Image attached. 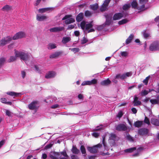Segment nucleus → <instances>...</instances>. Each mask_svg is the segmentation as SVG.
Segmentation results:
<instances>
[{"mask_svg":"<svg viewBox=\"0 0 159 159\" xmlns=\"http://www.w3.org/2000/svg\"><path fill=\"white\" fill-rule=\"evenodd\" d=\"M102 146V144H101L99 143L93 147H87V149L90 152L94 153L97 152L98 151L97 148H100Z\"/></svg>","mask_w":159,"mask_h":159,"instance_id":"0eeeda50","label":"nucleus"},{"mask_svg":"<svg viewBox=\"0 0 159 159\" xmlns=\"http://www.w3.org/2000/svg\"><path fill=\"white\" fill-rule=\"evenodd\" d=\"M115 128L116 130L119 131H125L128 129L126 125L123 124H120L115 126Z\"/></svg>","mask_w":159,"mask_h":159,"instance_id":"9d476101","label":"nucleus"},{"mask_svg":"<svg viewBox=\"0 0 159 159\" xmlns=\"http://www.w3.org/2000/svg\"><path fill=\"white\" fill-rule=\"evenodd\" d=\"M86 22L84 21H82L80 23V26L82 29L84 30L86 27Z\"/></svg>","mask_w":159,"mask_h":159,"instance_id":"58836bf2","label":"nucleus"},{"mask_svg":"<svg viewBox=\"0 0 159 159\" xmlns=\"http://www.w3.org/2000/svg\"><path fill=\"white\" fill-rule=\"evenodd\" d=\"M83 17L84 14L83 13H79L76 17L77 21L78 22L81 21L83 20Z\"/></svg>","mask_w":159,"mask_h":159,"instance_id":"6ab92c4d","label":"nucleus"},{"mask_svg":"<svg viewBox=\"0 0 159 159\" xmlns=\"http://www.w3.org/2000/svg\"><path fill=\"white\" fill-rule=\"evenodd\" d=\"M64 27H58L52 28L50 29V32H57L64 30Z\"/></svg>","mask_w":159,"mask_h":159,"instance_id":"ddd939ff","label":"nucleus"},{"mask_svg":"<svg viewBox=\"0 0 159 159\" xmlns=\"http://www.w3.org/2000/svg\"><path fill=\"white\" fill-rule=\"evenodd\" d=\"M52 8L48 7L39 9L38 11L39 13H43L45 12L52 11Z\"/></svg>","mask_w":159,"mask_h":159,"instance_id":"f3484780","label":"nucleus"},{"mask_svg":"<svg viewBox=\"0 0 159 159\" xmlns=\"http://www.w3.org/2000/svg\"><path fill=\"white\" fill-rule=\"evenodd\" d=\"M71 40V38L69 37H64L62 40L61 42L64 44H66Z\"/></svg>","mask_w":159,"mask_h":159,"instance_id":"412c9836","label":"nucleus"},{"mask_svg":"<svg viewBox=\"0 0 159 159\" xmlns=\"http://www.w3.org/2000/svg\"><path fill=\"white\" fill-rule=\"evenodd\" d=\"M90 81V85L96 84L98 82L97 80L94 79Z\"/></svg>","mask_w":159,"mask_h":159,"instance_id":"603ef678","label":"nucleus"},{"mask_svg":"<svg viewBox=\"0 0 159 159\" xmlns=\"http://www.w3.org/2000/svg\"><path fill=\"white\" fill-rule=\"evenodd\" d=\"M126 138L129 141L131 142L133 141V139L132 137H131L128 133L126 134Z\"/></svg>","mask_w":159,"mask_h":159,"instance_id":"ea45409f","label":"nucleus"},{"mask_svg":"<svg viewBox=\"0 0 159 159\" xmlns=\"http://www.w3.org/2000/svg\"><path fill=\"white\" fill-rule=\"evenodd\" d=\"M123 115V112L121 111H120L118 113L117 116V117L120 118Z\"/></svg>","mask_w":159,"mask_h":159,"instance_id":"6e6d98bb","label":"nucleus"},{"mask_svg":"<svg viewBox=\"0 0 159 159\" xmlns=\"http://www.w3.org/2000/svg\"><path fill=\"white\" fill-rule=\"evenodd\" d=\"M144 122L148 125L150 124V122L149 119L146 116L145 117Z\"/></svg>","mask_w":159,"mask_h":159,"instance_id":"4d7b16f0","label":"nucleus"},{"mask_svg":"<svg viewBox=\"0 0 159 159\" xmlns=\"http://www.w3.org/2000/svg\"><path fill=\"white\" fill-rule=\"evenodd\" d=\"M120 54L121 55L120 56L122 57H126L128 56L129 53L126 51L121 52Z\"/></svg>","mask_w":159,"mask_h":159,"instance_id":"72a5a7b5","label":"nucleus"},{"mask_svg":"<svg viewBox=\"0 0 159 159\" xmlns=\"http://www.w3.org/2000/svg\"><path fill=\"white\" fill-rule=\"evenodd\" d=\"M29 108L31 110H34L35 113L36 112L39 107V102L37 101H34L31 102L28 105Z\"/></svg>","mask_w":159,"mask_h":159,"instance_id":"7ed1b4c3","label":"nucleus"},{"mask_svg":"<svg viewBox=\"0 0 159 159\" xmlns=\"http://www.w3.org/2000/svg\"><path fill=\"white\" fill-rule=\"evenodd\" d=\"M106 136L105 135H104L102 137V143L103 144V145L104 148L105 150H108L109 149L108 147H107V144L105 142V138Z\"/></svg>","mask_w":159,"mask_h":159,"instance_id":"393cba45","label":"nucleus"},{"mask_svg":"<svg viewBox=\"0 0 159 159\" xmlns=\"http://www.w3.org/2000/svg\"><path fill=\"white\" fill-rule=\"evenodd\" d=\"M136 150V147H133L124 150V152L125 153H130Z\"/></svg>","mask_w":159,"mask_h":159,"instance_id":"b1692460","label":"nucleus"},{"mask_svg":"<svg viewBox=\"0 0 159 159\" xmlns=\"http://www.w3.org/2000/svg\"><path fill=\"white\" fill-rule=\"evenodd\" d=\"M69 50L74 52L75 53L78 52L80 51V49L77 48H70Z\"/></svg>","mask_w":159,"mask_h":159,"instance_id":"3c124183","label":"nucleus"},{"mask_svg":"<svg viewBox=\"0 0 159 159\" xmlns=\"http://www.w3.org/2000/svg\"><path fill=\"white\" fill-rule=\"evenodd\" d=\"M102 129V126L100 125L99 126H97L96 128L93 130L94 131H98Z\"/></svg>","mask_w":159,"mask_h":159,"instance_id":"5fc2aeb1","label":"nucleus"},{"mask_svg":"<svg viewBox=\"0 0 159 159\" xmlns=\"http://www.w3.org/2000/svg\"><path fill=\"white\" fill-rule=\"evenodd\" d=\"M130 7L129 4H126L124 5L123 7V9L124 10H127L129 9Z\"/></svg>","mask_w":159,"mask_h":159,"instance_id":"c03bdc74","label":"nucleus"},{"mask_svg":"<svg viewBox=\"0 0 159 159\" xmlns=\"http://www.w3.org/2000/svg\"><path fill=\"white\" fill-rule=\"evenodd\" d=\"M148 0H140V3L141 4H143L140 7H138V9L139 10H143L144 8V5L143 3H146L147 2Z\"/></svg>","mask_w":159,"mask_h":159,"instance_id":"bb28decb","label":"nucleus"},{"mask_svg":"<svg viewBox=\"0 0 159 159\" xmlns=\"http://www.w3.org/2000/svg\"><path fill=\"white\" fill-rule=\"evenodd\" d=\"M25 36V33L23 31H20L16 33L12 38V39L16 40L19 39L24 38Z\"/></svg>","mask_w":159,"mask_h":159,"instance_id":"6e6552de","label":"nucleus"},{"mask_svg":"<svg viewBox=\"0 0 159 159\" xmlns=\"http://www.w3.org/2000/svg\"><path fill=\"white\" fill-rule=\"evenodd\" d=\"M100 134L99 133L95 132H93L92 134L91 135L92 136L94 137L95 138H98Z\"/></svg>","mask_w":159,"mask_h":159,"instance_id":"79ce46f5","label":"nucleus"},{"mask_svg":"<svg viewBox=\"0 0 159 159\" xmlns=\"http://www.w3.org/2000/svg\"><path fill=\"white\" fill-rule=\"evenodd\" d=\"M139 135L142 136H148L149 129L147 128H142L139 129L138 130Z\"/></svg>","mask_w":159,"mask_h":159,"instance_id":"1a4fd4ad","label":"nucleus"},{"mask_svg":"<svg viewBox=\"0 0 159 159\" xmlns=\"http://www.w3.org/2000/svg\"><path fill=\"white\" fill-rule=\"evenodd\" d=\"M37 20L39 21H42L48 18L47 16L44 15H41L37 14Z\"/></svg>","mask_w":159,"mask_h":159,"instance_id":"dca6fc26","label":"nucleus"},{"mask_svg":"<svg viewBox=\"0 0 159 159\" xmlns=\"http://www.w3.org/2000/svg\"><path fill=\"white\" fill-rule=\"evenodd\" d=\"M116 134L113 133H111L110 134V137H109V140H113V143H114L115 140H116Z\"/></svg>","mask_w":159,"mask_h":159,"instance_id":"5701e85b","label":"nucleus"},{"mask_svg":"<svg viewBox=\"0 0 159 159\" xmlns=\"http://www.w3.org/2000/svg\"><path fill=\"white\" fill-rule=\"evenodd\" d=\"M72 152L74 154H78L80 152V151L75 146H73L71 149Z\"/></svg>","mask_w":159,"mask_h":159,"instance_id":"cd10ccee","label":"nucleus"},{"mask_svg":"<svg viewBox=\"0 0 159 159\" xmlns=\"http://www.w3.org/2000/svg\"><path fill=\"white\" fill-rule=\"evenodd\" d=\"M111 83V81L108 79L104 80L101 81L100 83L101 85L104 86H107L110 84Z\"/></svg>","mask_w":159,"mask_h":159,"instance_id":"a211bd4d","label":"nucleus"},{"mask_svg":"<svg viewBox=\"0 0 159 159\" xmlns=\"http://www.w3.org/2000/svg\"><path fill=\"white\" fill-rule=\"evenodd\" d=\"M15 56H11L9 60V62H12L15 61L16 57H19L21 60L26 61L28 58L29 55L28 53L25 51H15Z\"/></svg>","mask_w":159,"mask_h":159,"instance_id":"f257e3e1","label":"nucleus"},{"mask_svg":"<svg viewBox=\"0 0 159 159\" xmlns=\"http://www.w3.org/2000/svg\"><path fill=\"white\" fill-rule=\"evenodd\" d=\"M92 13L89 11H86L84 12V15L86 16H89L91 15Z\"/></svg>","mask_w":159,"mask_h":159,"instance_id":"864d4df0","label":"nucleus"},{"mask_svg":"<svg viewBox=\"0 0 159 159\" xmlns=\"http://www.w3.org/2000/svg\"><path fill=\"white\" fill-rule=\"evenodd\" d=\"M22 94L21 93H16L15 94V96L17 97H20Z\"/></svg>","mask_w":159,"mask_h":159,"instance_id":"680f3d73","label":"nucleus"},{"mask_svg":"<svg viewBox=\"0 0 159 159\" xmlns=\"http://www.w3.org/2000/svg\"><path fill=\"white\" fill-rule=\"evenodd\" d=\"M80 149L83 154H86V152L85 148L83 145H81L80 147Z\"/></svg>","mask_w":159,"mask_h":159,"instance_id":"a19ab883","label":"nucleus"},{"mask_svg":"<svg viewBox=\"0 0 159 159\" xmlns=\"http://www.w3.org/2000/svg\"><path fill=\"white\" fill-rule=\"evenodd\" d=\"M87 39L84 38L82 40L81 43L82 44H84L87 42Z\"/></svg>","mask_w":159,"mask_h":159,"instance_id":"69168bd1","label":"nucleus"},{"mask_svg":"<svg viewBox=\"0 0 159 159\" xmlns=\"http://www.w3.org/2000/svg\"><path fill=\"white\" fill-rule=\"evenodd\" d=\"M123 16V15L122 13H118L115 14L113 17V20H119Z\"/></svg>","mask_w":159,"mask_h":159,"instance_id":"2eb2a0df","label":"nucleus"},{"mask_svg":"<svg viewBox=\"0 0 159 159\" xmlns=\"http://www.w3.org/2000/svg\"><path fill=\"white\" fill-rule=\"evenodd\" d=\"M5 59L4 58H0V68L3 65Z\"/></svg>","mask_w":159,"mask_h":159,"instance_id":"de8ad7c7","label":"nucleus"},{"mask_svg":"<svg viewBox=\"0 0 159 159\" xmlns=\"http://www.w3.org/2000/svg\"><path fill=\"white\" fill-rule=\"evenodd\" d=\"M71 15H67L64 17L62 19V20H66L65 22L66 24H69L71 23L74 22L75 21L74 19L71 18Z\"/></svg>","mask_w":159,"mask_h":159,"instance_id":"423d86ee","label":"nucleus"},{"mask_svg":"<svg viewBox=\"0 0 159 159\" xmlns=\"http://www.w3.org/2000/svg\"><path fill=\"white\" fill-rule=\"evenodd\" d=\"M56 75V73L54 71H49L46 74L45 77L47 79L51 78L54 77Z\"/></svg>","mask_w":159,"mask_h":159,"instance_id":"4468645a","label":"nucleus"},{"mask_svg":"<svg viewBox=\"0 0 159 159\" xmlns=\"http://www.w3.org/2000/svg\"><path fill=\"white\" fill-rule=\"evenodd\" d=\"M151 123L156 126H159V120L152 118L151 120Z\"/></svg>","mask_w":159,"mask_h":159,"instance_id":"4be33fe9","label":"nucleus"},{"mask_svg":"<svg viewBox=\"0 0 159 159\" xmlns=\"http://www.w3.org/2000/svg\"><path fill=\"white\" fill-rule=\"evenodd\" d=\"M90 81H84L81 84L82 86L85 85H90Z\"/></svg>","mask_w":159,"mask_h":159,"instance_id":"8fccbe9b","label":"nucleus"},{"mask_svg":"<svg viewBox=\"0 0 159 159\" xmlns=\"http://www.w3.org/2000/svg\"><path fill=\"white\" fill-rule=\"evenodd\" d=\"M128 21V20L126 19H124L121 20H120L118 22V24L119 25H121L126 23Z\"/></svg>","mask_w":159,"mask_h":159,"instance_id":"c9c22d12","label":"nucleus"},{"mask_svg":"<svg viewBox=\"0 0 159 159\" xmlns=\"http://www.w3.org/2000/svg\"><path fill=\"white\" fill-rule=\"evenodd\" d=\"M11 9V7L8 5H6L2 8L3 11H8Z\"/></svg>","mask_w":159,"mask_h":159,"instance_id":"f704fd0d","label":"nucleus"},{"mask_svg":"<svg viewBox=\"0 0 159 159\" xmlns=\"http://www.w3.org/2000/svg\"><path fill=\"white\" fill-rule=\"evenodd\" d=\"M105 18H106V21L105 22V25H109L111 23V19L112 16V15L111 14H105Z\"/></svg>","mask_w":159,"mask_h":159,"instance_id":"f8f14e48","label":"nucleus"},{"mask_svg":"<svg viewBox=\"0 0 159 159\" xmlns=\"http://www.w3.org/2000/svg\"><path fill=\"white\" fill-rule=\"evenodd\" d=\"M132 75L131 72H127L122 74H118L115 77V79L124 80L127 78V77H130Z\"/></svg>","mask_w":159,"mask_h":159,"instance_id":"f03ea898","label":"nucleus"},{"mask_svg":"<svg viewBox=\"0 0 159 159\" xmlns=\"http://www.w3.org/2000/svg\"><path fill=\"white\" fill-rule=\"evenodd\" d=\"M143 150V148L142 147H139L137 149V152L133 155V156L134 157L137 156L139 155V154L140 152L142 151Z\"/></svg>","mask_w":159,"mask_h":159,"instance_id":"7c9ffc66","label":"nucleus"},{"mask_svg":"<svg viewBox=\"0 0 159 159\" xmlns=\"http://www.w3.org/2000/svg\"><path fill=\"white\" fill-rule=\"evenodd\" d=\"M149 49L152 51H159V42L155 41L152 43L150 46Z\"/></svg>","mask_w":159,"mask_h":159,"instance_id":"39448f33","label":"nucleus"},{"mask_svg":"<svg viewBox=\"0 0 159 159\" xmlns=\"http://www.w3.org/2000/svg\"><path fill=\"white\" fill-rule=\"evenodd\" d=\"M148 90H142L141 92V95L142 96H145L148 94Z\"/></svg>","mask_w":159,"mask_h":159,"instance_id":"37998d69","label":"nucleus"},{"mask_svg":"<svg viewBox=\"0 0 159 159\" xmlns=\"http://www.w3.org/2000/svg\"><path fill=\"white\" fill-rule=\"evenodd\" d=\"M107 7L106 5H105L103 4L100 8V11H103L106 10L107 9Z\"/></svg>","mask_w":159,"mask_h":159,"instance_id":"a18cd8bd","label":"nucleus"},{"mask_svg":"<svg viewBox=\"0 0 159 159\" xmlns=\"http://www.w3.org/2000/svg\"><path fill=\"white\" fill-rule=\"evenodd\" d=\"M59 106L58 104H55L53 105H52L51 107V108L52 109H55L57 108H58L59 107Z\"/></svg>","mask_w":159,"mask_h":159,"instance_id":"0e129e2a","label":"nucleus"},{"mask_svg":"<svg viewBox=\"0 0 159 159\" xmlns=\"http://www.w3.org/2000/svg\"><path fill=\"white\" fill-rule=\"evenodd\" d=\"M131 4L132 8H137L138 5L137 2L136 1H133Z\"/></svg>","mask_w":159,"mask_h":159,"instance_id":"4c0bfd02","label":"nucleus"},{"mask_svg":"<svg viewBox=\"0 0 159 159\" xmlns=\"http://www.w3.org/2000/svg\"><path fill=\"white\" fill-rule=\"evenodd\" d=\"M12 40V38L10 36H7L2 39L0 40V47L3 46L9 43Z\"/></svg>","mask_w":159,"mask_h":159,"instance_id":"20e7f679","label":"nucleus"},{"mask_svg":"<svg viewBox=\"0 0 159 159\" xmlns=\"http://www.w3.org/2000/svg\"><path fill=\"white\" fill-rule=\"evenodd\" d=\"M48 48L49 49H52L56 48V46L55 44L50 43L48 45Z\"/></svg>","mask_w":159,"mask_h":159,"instance_id":"473e14b6","label":"nucleus"},{"mask_svg":"<svg viewBox=\"0 0 159 159\" xmlns=\"http://www.w3.org/2000/svg\"><path fill=\"white\" fill-rule=\"evenodd\" d=\"M34 68H35V71L38 72H40L39 68L38 66L35 65L34 66Z\"/></svg>","mask_w":159,"mask_h":159,"instance_id":"338daca9","label":"nucleus"},{"mask_svg":"<svg viewBox=\"0 0 159 159\" xmlns=\"http://www.w3.org/2000/svg\"><path fill=\"white\" fill-rule=\"evenodd\" d=\"M90 8L93 10H96L98 8V5L97 4L90 5Z\"/></svg>","mask_w":159,"mask_h":159,"instance_id":"e433bc0d","label":"nucleus"},{"mask_svg":"<svg viewBox=\"0 0 159 159\" xmlns=\"http://www.w3.org/2000/svg\"><path fill=\"white\" fill-rule=\"evenodd\" d=\"M6 114L7 116H11V113L8 110H6Z\"/></svg>","mask_w":159,"mask_h":159,"instance_id":"052dcab7","label":"nucleus"},{"mask_svg":"<svg viewBox=\"0 0 159 159\" xmlns=\"http://www.w3.org/2000/svg\"><path fill=\"white\" fill-rule=\"evenodd\" d=\"M134 105V106H136L139 105H140L141 104V101H137L135 102H133Z\"/></svg>","mask_w":159,"mask_h":159,"instance_id":"09e8293b","label":"nucleus"},{"mask_svg":"<svg viewBox=\"0 0 159 159\" xmlns=\"http://www.w3.org/2000/svg\"><path fill=\"white\" fill-rule=\"evenodd\" d=\"M1 102L3 103H6L7 102V99L4 98H2L1 99Z\"/></svg>","mask_w":159,"mask_h":159,"instance_id":"774afa93","label":"nucleus"},{"mask_svg":"<svg viewBox=\"0 0 159 159\" xmlns=\"http://www.w3.org/2000/svg\"><path fill=\"white\" fill-rule=\"evenodd\" d=\"M7 94L12 96H15V94H16V92H7Z\"/></svg>","mask_w":159,"mask_h":159,"instance_id":"13d9d810","label":"nucleus"},{"mask_svg":"<svg viewBox=\"0 0 159 159\" xmlns=\"http://www.w3.org/2000/svg\"><path fill=\"white\" fill-rule=\"evenodd\" d=\"M150 102L151 103V106L156 104H158V103L157 99H150Z\"/></svg>","mask_w":159,"mask_h":159,"instance_id":"2f4dec72","label":"nucleus"},{"mask_svg":"<svg viewBox=\"0 0 159 159\" xmlns=\"http://www.w3.org/2000/svg\"><path fill=\"white\" fill-rule=\"evenodd\" d=\"M21 75L22 78L24 79L26 75V73L24 71H21Z\"/></svg>","mask_w":159,"mask_h":159,"instance_id":"e2e57ef3","label":"nucleus"},{"mask_svg":"<svg viewBox=\"0 0 159 159\" xmlns=\"http://www.w3.org/2000/svg\"><path fill=\"white\" fill-rule=\"evenodd\" d=\"M92 22H91L90 23H88L86 24V27L84 30L85 33H89L91 32L94 31L95 30L93 29H91L93 27Z\"/></svg>","mask_w":159,"mask_h":159,"instance_id":"9b49d317","label":"nucleus"},{"mask_svg":"<svg viewBox=\"0 0 159 159\" xmlns=\"http://www.w3.org/2000/svg\"><path fill=\"white\" fill-rule=\"evenodd\" d=\"M134 38V35L133 34H131L126 40L125 43L126 44H128L130 43Z\"/></svg>","mask_w":159,"mask_h":159,"instance_id":"a878e982","label":"nucleus"},{"mask_svg":"<svg viewBox=\"0 0 159 159\" xmlns=\"http://www.w3.org/2000/svg\"><path fill=\"white\" fill-rule=\"evenodd\" d=\"M142 34L144 36V37L145 38H147L149 36V34L148 33H147L145 31H144Z\"/></svg>","mask_w":159,"mask_h":159,"instance_id":"49530a36","label":"nucleus"},{"mask_svg":"<svg viewBox=\"0 0 159 159\" xmlns=\"http://www.w3.org/2000/svg\"><path fill=\"white\" fill-rule=\"evenodd\" d=\"M110 1V0H105L104 1V3L103 4L107 7Z\"/></svg>","mask_w":159,"mask_h":159,"instance_id":"bf43d9fd","label":"nucleus"},{"mask_svg":"<svg viewBox=\"0 0 159 159\" xmlns=\"http://www.w3.org/2000/svg\"><path fill=\"white\" fill-rule=\"evenodd\" d=\"M61 53L62 52H56L54 53L51 55L50 56V58H55L57 57L60 56Z\"/></svg>","mask_w":159,"mask_h":159,"instance_id":"aec40b11","label":"nucleus"},{"mask_svg":"<svg viewBox=\"0 0 159 159\" xmlns=\"http://www.w3.org/2000/svg\"><path fill=\"white\" fill-rule=\"evenodd\" d=\"M143 124V121H138L134 122V125L135 127H140Z\"/></svg>","mask_w":159,"mask_h":159,"instance_id":"c85d7f7f","label":"nucleus"},{"mask_svg":"<svg viewBox=\"0 0 159 159\" xmlns=\"http://www.w3.org/2000/svg\"><path fill=\"white\" fill-rule=\"evenodd\" d=\"M60 154L58 152H56L54 153V155H51L50 157L52 159H60L57 157L59 156Z\"/></svg>","mask_w":159,"mask_h":159,"instance_id":"c756f323","label":"nucleus"}]
</instances>
